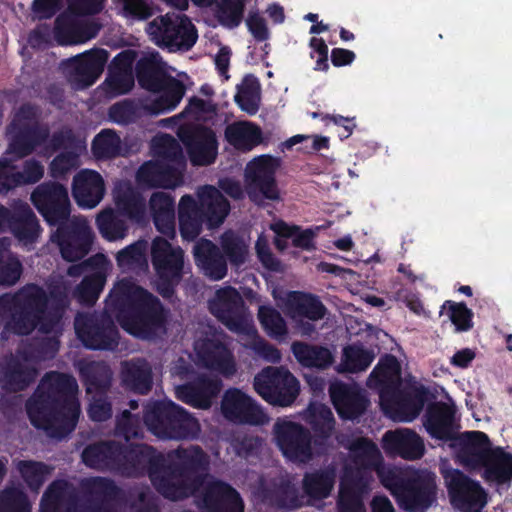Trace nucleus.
<instances>
[{
    "instance_id": "1",
    "label": "nucleus",
    "mask_w": 512,
    "mask_h": 512,
    "mask_svg": "<svg viewBox=\"0 0 512 512\" xmlns=\"http://www.w3.org/2000/svg\"><path fill=\"white\" fill-rule=\"evenodd\" d=\"M82 462L89 468L109 470L127 477L148 475L165 499L185 500L204 486L209 457L198 445L179 446L165 456L148 444H124L115 440L87 445Z\"/></svg>"
},
{
    "instance_id": "2",
    "label": "nucleus",
    "mask_w": 512,
    "mask_h": 512,
    "mask_svg": "<svg viewBox=\"0 0 512 512\" xmlns=\"http://www.w3.org/2000/svg\"><path fill=\"white\" fill-rule=\"evenodd\" d=\"M76 379L58 371L47 372L25 404L31 424L52 438L73 432L81 413Z\"/></svg>"
},
{
    "instance_id": "3",
    "label": "nucleus",
    "mask_w": 512,
    "mask_h": 512,
    "mask_svg": "<svg viewBox=\"0 0 512 512\" xmlns=\"http://www.w3.org/2000/svg\"><path fill=\"white\" fill-rule=\"evenodd\" d=\"M106 306L117 312V320L130 335L150 340L165 329L167 312L160 299L141 286L122 282L113 290Z\"/></svg>"
},
{
    "instance_id": "4",
    "label": "nucleus",
    "mask_w": 512,
    "mask_h": 512,
    "mask_svg": "<svg viewBox=\"0 0 512 512\" xmlns=\"http://www.w3.org/2000/svg\"><path fill=\"white\" fill-rule=\"evenodd\" d=\"M85 503L66 481H53L40 501V512H118L114 501L121 494L116 483L106 477H92L81 484Z\"/></svg>"
},
{
    "instance_id": "5",
    "label": "nucleus",
    "mask_w": 512,
    "mask_h": 512,
    "mask_svg": "<svg viewBox=\"0 0 512 512\" xmlns=\"http://www.w3.org/2000/svg\"><path fill=\"white\" fill-rule=\"evenodd\" d=\"M378 478L406 512H427L437 502V477L427 469L382 467Z\"/></svg>"
},
{
    "instance_id": "6",
    "label": "nucleus",
    "mask_w": 512,
    "mask_h": 512,
    "mask_svg": "<svg viewBox=\"0 0 512 512\" xmlns=\"http://www.w3.org/2000/svg\"><path fill=\"white\" fill-rule=\"evenodd\" d=\"M396 368L395 357L387 356L385 361H380L373 369L368 381L382 385L379 398L381 409L385 414L399 421L411 422L420 415L433 394L422 384H414L401 389L387 383Z\"/></svg>"
},
{
    "instance_id": "7",
    "label": "nucleus",
    "mask_w": 512,
    "mask_h": 512,
    "mask_svg": "<svg viewBox=\"0 0 512 512\" xmlns=\"http://www.w3.org/2000/svg\"><path fill=\"white\" fill-rule=\"evenodd\" d=\"M196 200L185 194L178 204L179 232L184 241H194L203 230V224L209 229L223 224L230 212V202L214 186L205 185L199 189Z\"/></svg>"
},
{
    "instance_id": "8",
    "label": "nucleus",
    "mask_w": 512,
    "mask_h": 512,
    "mask_svg": "<svg viewBox=\"0 0 512 512\" xmlns=\"http://www.w3.org/2000/svg\"><path fill=\"white\" fill-rule=\"evenodd\" d=\"M139 86L158 96L143 108L149 115H161L176 109L186 93L185 84L170 75L163 63L154 56L140 58L135 66Z\"/></svg>"
},
{
    "instance_id": "9",
    "label": "nucleus",
    "mask_w": 512,
    "mask_h": 512,
    "mask_svg": "<svg viewBox=\"0 0 512 512\" xmlns=\"http://www.w3.org/2000/svg\"><path fill=\"white\" fill-rule=\"evenodd\" d=\"M46 291L35 283H28L18 292L0 295V325L20 336L31 334L43 314Z\"/></svg>"
},
{
    "instance_id": "10",
    "label": "nucleus",
    "mask_w": 512,
    "mask_h": 512,
    "mask_svg": "<svg viewBox=\"0 0 512 512\" xmlns=\"http://www.w3.org/2000/svg\"><path fill=\"white\" fill-rule=\"evenodd\" d=\"M42 109L39 105L23 103L7 126L8 147L6 154L23 159L45 144L50 137L48 125L40 122Z\"/></svg>"
},
{
    "instance_id": "11",
    "label": "nucleus",
    "mask_w": 512,
    "mask_h": 512,
    "mask_svg": "<svg viewBox=\"0 0 512 512\" xmlns=\"http://www.w3.org/2000/svg\"><path fill=\"white\" fill-rule=\"evenodd\" d=\"M143 420L160 439H186L198 429L197 420L182 406L172 401H157L146 409Z\"/></svg>"
},
{
    "instance_id": "12",
    "label": "nucleus",
    "mask_w": 512,
    "mask_h": 512,
    "mask_svg": "<svg viewBox=\"0 0 512 512\" xmlns=\"http://www.w3.org/2000/svg\"><path fill=\"white\" fill-rule=\"evenodd\" d=\"M185 254L167 239L156 237L151 245V263L155 270V290L165 300H171L185 272Z\"/></svg>"
},
{
    "instance_id": "13",
    "label": "nucleus",
    "mask_w": 512,
    "mask_h": 512,
    "mask_svg": "<svg viewBox=\"0 0 512 512\" xmlns=\"http://www.w3.org/2000/svg\"><path fill=\"white\" fill-rule=\"evenodd\" d=\"M147 32L160 47L169 51H189L198 39L197 29L188 16L166 13L148 24Z\"/></svg>"
},
{
    "instance_id": "14",
    "label": "nucleus",
    "mask_w": 512,
    "mask_h": 512,
    "mask_svg": "<svg viewBox=\"0 0 512 512\" xmlns=\"http://www.w3.org/2000/svg\"><path fill=\"white\" fill-rule=\"evenodd\" d=\"M75 332L83 346L90 350L113 351L119 344V331L108 312L78 314Z\"/></svg>"
},
{
    "instance_id": "15",
    "label": "nucleus",
    "mask_w": 512,
    "mask_h": 512,
    "mask_svg": "<svg viewBox=\"0 0 512 512\" xmlns=\"http://www.w3.org/2000/svg\"><path fill=\"white\" fill-rule=\"evenodd\" d=\"M255 391L269 404L287 407L294 403L300 392L297 378L283 367H268L254 378Z\"/></svg>"
},
{
    "instance_id": "16",
    "label": "nucleus",
    "mask_w": 512,
    "mask_h": 512,
    "mask_svg": "<svg viewBox=\"0 0 512 512\" xmlns=\"http://www.w3.org/2000/svg\"><path fill=\"white\" fill-rule=\"evenodd\" d=\"M30 199L49 226H57L70 219L72 207L68 189L63 184L43 182L33 190Z\"/></svg>"
},
{
    "instance_id": "17",
    "label": "nucleus",
    "mask_w": 512,
    "mask_h": 512,
    "mask_svg": "<svg viewBox=\"0 0 512 512\" xmlns=\"http://www.w3.org/2000/svg\"><path fill=\"white\" fill-rule=\"evenodd\" d=\"M210 312L230 331L252 335L257 331L245 315V302L234 287H225L216 292L209 302Z\"/></svg>"
},
{
    "instance_id": "18",
    "label": "nucleus",
    "mask_w": 512,
    "mask_h": 512,
    "mask_svg": "<svg viewBox=\"0 0 512 512\" xmlns=\"http://www.w3.org/2000/svg\"><path fill=\"white\" fill-rule=\"evenodd\" d=\"M177 136L193 166H208L215 162L218 140L212 128L199 123H188L179 127Z\"/></svg>"
},
{
    "instance_id": "19",
    "label": "nucleus",
    "mask_w": 512,
    "mask_h": 512,
    "mask_svg": "<svg viewBox=\"0 0 512 512\" xmlns=\"http://www.w3.org/2000/svg\"><path fill=\"white\" fill-rule=\"evenodd\" d=\"M450 503L461 512H481L487 503V493L478 481L459 469L443 474Z\"/></svg>"
},
{
    "instance_id": "20",
    "label": "nucleus",
    "mask_w": 512,
    "mask_h": 512,
    "mask_svg": "<svg viewBox=\"0 0 512 512\" xmlns=\"http://www.w3.org/2000/svg\"><path fill=\"white\" fill-rule=\"evenodd\" d=\"M276 445L283 456L294 462H306L312 458V436L302 424L278 420L273 426Z\"/></svg>"
},
{
    "instance_id": "21",
    "label": "nucleus",
    "mask_w": 512,
    "mask_h": 512,
    "mask_svg": "<svg viewBox=\"0 0 512 512\" xmlns=\"http://www.w3.org/2000/svg\"><path fill=\"white\" fill-rule=\"evenodd\" d=\"M278 167L279 159L271 155L258 156L247 164L248 195L252 201L257 202L259 196L272 201L280 198L276 182Z\"/></svg>"
},
{
    "instance_id": "22",
    "label": "nucleus",
    "mask_w": 512,
    "mask_h": 512,
    "mask_svg": "<svg viewBox=\"0 0 512 512\" xmlns=\"http://www.w3.org/2000/svg\"><path fill=\"white\" fill-rule=\"evenodd\" d=\"M56 227L52 240L58 244L63 259L75 262L89 253L94 236L85 221L69 219Z\"/></svg>"
},
{
    "instance_id": "23",
    "label": "nucleus",
    "mask_w": 512,
    "mask_h": 512,
    "mask_svg": "<svg viewBox=\"0 0 512 512\" xmlns=\"http://www.w3.org/2000/svg\"><path fill=\"white\" fill-rule=\"evenodd\" d=\"M221 411L228 421L235 424L260 426L268 422V416L262 406L238 388H229L225 391Z\"/></svg>"
},
{
    "instance_id": "24",
    "label": "nucleus",
    "mask_w": 512,
    "mask_h": 512,
    "mask_svg": "<svg viewBox=\"0 0 512 512\" xmlns=\"http://www.w3.org/2000/svg\"><path fill=\"white\" fill-rule=\"evenodd\" d=\"M222 388L223 382L219 377L199 373L177 385L175 397L195 409L207 410L213 405Z\"/></svg>"
},
{
    "instance_id": "25",
    "label": "nucleus",
    "mask_w": 512,
    "mask_h": 512,
    "mask_svg": "<svg viewBox=\"0 0 512 512\" xmlns=\"http://www.w3.org/2000/svg\"><path fill=\"white\" fill-rule=\"evenodd\" d=\"M452 446L457 449L459 463L470 471L482 470L495 451L488 435L482 431H466L457 437Z\"/></svg>"
},
{
    "instance_id": "26",
    "label": "nucleus",
    "mask_w": 512,
    "mask_h": 512,
    "mask_svg": "<svg viewBox=\"0 0 512 512\" xmlns=\"http://www.w3.org/2000/svg\"><path fill=\"white\" fill-rule=\"evenodd\" d=\"M331 402L342 420H355L362 416L370 404L365 392L355 384L342 381L329 386Z\"/></svg>"
},
{
    "instance_id": "27",
    "label": "nucleus",
    "mask_w": 512,
    "mask_h": 512,
    "mask_svg": "<svg viewBox=\"0 0 512 512\" xmlns=\"http://www.w3.org/2000/svg\"><path fill=\"white\" fill-rule=\"evenodd\" d=\"M202 512H244L239 492L221 480L209 482L199 500Z\"/></svg>"
},
{
    "instance_id": "28",
    "label": "nucleus",
    "mask_w": 512,
    "mask_h": 512,
    "mask_svg": "<svg viewBox=\"0 0 512 512\" xmlns=\"http://www.w3.org/2000/svg\"><path fill=\"white\" fill-rule=\"evenodd\" d=\"M195 352L199 362L206 368L219 372L225 377L233 376L236 363L226 344L217 339L206 338L195 343Z\"/></svg>"
},
{
    "instance_id": "29",
    "label": "nucleus",
    "mask_w": 512,
    "mask_h": 512,
    "mask_svg": "<svg viewBox=\"0 0 512 512\" xmlns=\"http://www.w3.org/2000/svg\"><path fill=\"white\" fill-rule=\"evenodd\" d=\"M455 408L442 401L430 403L423 419L427 433L440 441H455L460 435L455 426Z\"/></svg>"
},
{
    "instance_id": "30",
    "label": "nucleus",
    "mask_w": 512,
    "mask_h": 512,
    "mask_svg": "<svg viewBox=\"0 0 512 512\" xmlns=\"http://www.w3.org/2000/svg\"><path fill=\"white\" fill-rule=\"evenodd\" d=\"M35 367L17 356L9 355L0 360V386L7 392H21L36 379Z\"/></svg>"
},
{
    "instance_id": "31",
    "label": "nucleus",
    "mask_w": 512,
    "mask_h": 512,
    "mask_svg": "<svg viewBox=\"0 0 512 512\" xmlns=\"http://www.w3.org/2000/svg\"><path fill=\"white\" fill-rule=\"evenodd\" d=\"M382 447L387 454L405 460L420 459L425 452L421 437L407 428L387 431L382 438Z\"/></svg>"
},
{
    "instance_id": "32",
    "label": "nucleus",
    "mask_w": 512,
    "mask_h": 512,
    "mask_svg": "<svg viewBox=\"0 0 512 512\" xmlns=\"http://www.w3.org/2000/svg\"><path fill=\"white\" fill-rule=\"evenodd\" d=\"M136 180L143 187L173 189L181 184L182 175L172 164L156 159L139 167Z\"/></svg>"
},
{
    "instance_id": "33",
    "label": "nucleus",
    "mask_w": 512,
    "mask_h": 512,
    "mask_svg": "<svg viewBox=\"0 0 512 512\" xmlns=\"http://www.w3.org/2000/svg\"><path fill=\"white\" fill-rule=\"evenodd\" d=\"M72 192L80 207L94 208L104 197V180L101 174L95 170H81L74 176Z\"/></svg>"
},
{
    "instance_id": "34",
    "label": "nucleus",
    "mask_w": 512,
    "mask_h": 512,
    "mask_svg": "<svg viewBox=\"0 0 512 512\" xmlns=\"http://www.w3.org/2000/svg\"><path fill=\"white\" fill-rule=\"evenodd\" d=\"M109 54L105 49H94L75 56L70 60L73 78L83 87H89L102 74Z\"/></svg>"
},
{
    "instance_id": "35",
    "label": "nucleus",
    "mask_w": 512,
    "mask_h": 512,
    "mask_svg": "<svg viewBox=\"0 0 512 512\" xmlns=\"http://www.w3.org/2000/svg\"><path fill=\"white\" fill-rule=\"evenodd\" d=\"M257 495L263 504L273 508H296L300 505L298 489L288 477L261 484Z\"/></svg>"
},
{
    "instance_id": "36",
    "label": "nucleus",
    "mask_w": 512,
    "mask_h": 512,
    "mask_svg": "<svg viewBox=\"0 0 512 512\" xmlns=\"http://www.w3.org/2000/svg\"><path fill=\"white\" fill-rule=\"evenodd\" d=\"M195 263L212 280H222L227 275V262L220 249L211 240L202 238L194 246Z\"/></svg>"
},
{
    "instance_id": "37",
    "label": "nucleus",
    "mask_w": 512,
    "mask_h": 512,
    "mask_svg": "<svg viewBox=\"0 0 512 512\" xmlns=\"http://www.w3.org/2000/svg\"><path fill=\"white\" fill-rule=\"evenodd\" d=\"M97 33L93 23L79 21L69 13L59 14L54 23V36L59 44H76L91 39Z\"/></svg>"
},
{
    "instance_id": "38",
    "label": "nucleus",
    "mask_w": 512,
    "mask_h": 512,
    "mask_svg": "<svg viewBox=\"0 0 512 512\" xmlns=\"http://www.w3.org/2000/svg\"><path fill=\"white\" fill-rule=\"evenodd\" d=\"M149 208L155 228L161 234L174 238L176 234L174 197L167 192H154L149 199Z\"/></svg>"
},
{
    "instance_id": "39",
    "label": "nucleus",
    "mask_w": 512,
    "mask_h": 512,
    "mask_svg": "<svg viewBox=\"0 0 512 512\" xmlns=\"http://www.w3.org/2000/svg\"><path fill=\"white\" fill-rule=\"evenodd\" d=\"M15 238L25 243H33L39 237L41 227L32 208L25 202L12 206L9 230Z\"/></svg>"
},
{
    "instance_id": "40",
    "label": "nucleus",
    "mask_w": 512,
    "mask_h": 512,
    "mask_svg": "<svg viewBox=\"0 0 512 512\" xmlns=\"http://www.w3.org/2000/svg\"><path fill=\"white\" fill-rule=\"evenodd\" d=\"M121 380L129 390L141 395L148 394L153 385V373L143 358L124 361L121 364Z\"/></svg>"
},
{
    "instance_id": "41",
    "label": "nucleus",
    "mask_w": 512,
    "mask_h": 512,
    "mask_svg": "<svg viewBox=\"0 0 512 512\" xmlns=\"http://www.w3.org/2000/svg\"><path fill=\"white\" fill-rule=\"evenodd\" d=\"M225 139L235 149L250 151L263 141L261 128L251 122H236L225 128Z\"/></svg>"
},
{
    "instance_id": "42",
    "label": "nucleus",
    "mask_w": 512,
    "mask_h": 512,
    "mask_svg": "<svg viewBox=\"0 0 512 512\" xmlns=\"http://www.w3.org/2000/svg\"><path fill=\"white\" fill-rule=\"evenodd\" d=\"M50 298L52 306L48 309L49 296L46 293V305L43 309L37 328L42 333H50L59 323L65 308L69 304L67 289L65 286H54L50 290Z\"/></svg>"
},
{
    "instance_id": "43",
    "label": "nucleus",
    "mask_w": 512,
    "mask_h": 512,
    "mask_svg": "<svg viewBox=\"0 0 512 512\" xmlns=\"http://www.w3.org/2000/svg\"><path fill=\"white\" fill-rule=\"evenodd\" d=\"M115 211L126 219L140 223L145 216L146 204L140 193L131 186L118 188L114 195Z\"/></svg>"
},
{
    "instance_id": "44",
    "label": "nucleus",
    "mask_w": 512,
    "mask_h": 512,
    "mask_svg": "<svg viewBox=\"0 0 512 512\" xmlns=\"http://www.w3.org/2000/svg\"><path fill=\"white\" fill-rule=\"evenodd\" d=\"M336 474L334 469H319L306 472L302 479L303 493L312 500L327 498L335 484Z\"/></svg>"
},
{
    "instance_id": "45",
    "label": "nucleus",
    "mask_w": 512,
    "mask_h": 512,
    "mask_svg": "<svg viewBox=\"0 0 512 512\" xmlns=\"http://www.w3.org/2000/svg\"><path fill=\"white\" fill-rule=\"evenodd\" d=\"M87 394H107L112 385V371L103 361H93L81 368Z\"/></svg>"
},
{
    "instance_id": "46",
    "label": "nucleus",
    "mask_w": 512,
    "mask_h": 512,
    "mask_svg": "<svg viewBox=\"0 0 512 512\" xmlns=\"http://www.w3.org/2000/svg\"><path fill=\"white\" fill-rule=\"evenodd\" d=\"M291 351L296 360L307 368L325 369L333 362L330 350L323 346L295 341L291 345Z\"/></svg>"
},
{
    "instance_id": "47",
    "label": "nucleus",
    "mask_w": 512,
    "mask_h": 512,
    "mask_svg": "<svg viewBox=\"0 0 512 512\" xmlns=\"http://www.w3.org/2000/svg\"><path fill=\"white\" fill-rule=\"evenodd\" d=\"M482 470L481 476L486 482L504 484L512 479V455L496 447Z\"/></svg>"
},
{
    "instance_id": "48",
    "label": "nucleus",
    "mask_w": 512,
    "mask_h": 512,
    "mask_svg": "<svg viewBox=\"0 0 512 512\" xmlns=\"http://www.w3.org/2000/svg\"><path fill=\"white\" fill-rule=\"evenodd\" d=\"M289 307L295 315L311 321L323 319L327 313V308L318 296L300 291L291 293Z\"/></svg>"
},
{
    "instance_id": "49",
    "label": "nucleus",
    "mask_w": 512,
    "mask_h": 512,
    "mask_svg": "<svg viewBox=\"0 0 512 512\" xmlns=\"http://www.w3.org/2000/svg\"><path fill=\"white\" fill-rule=\"evenodd\" d=\"M96 225L101 236L108 241L123 239L128 233L126 218L111 208L98 214Z\"/></svg>"
},
{
    "instance_id": "50",
    "label": "nucleus",
    "mask_w": 512,
    "mask_h": 512,
    "mask_svg": "<svg viewBox=\"0 0 512 512\" xmlns=\"http://www.w3.org/2000/svg\"><path fill=\"white\" fill-rule=\"evenodd\" d=\"M354 456V462L367 469L378 470L385 467L382 464L383 458L378 446L370 439L361 437L354 440L350 446Z\"/></svg>"
},
{
    "instance_id": "51",
    "label": "nucleus",
    "mask_w": 512,
    "mask_h": 512,
    "mask_svg": "<svg viewBox=\"0 0 512 512\" xmlns=\"http://www.w3.org/2000/svg\"><path fill=\"white\" fill-rule=\"evenodd\" d=\"M106 282L105 272L86 274L73 291L74 298L85 306H93Z\"/></svg>"
},
{
    "instance_id": "52",
    "label": "nucleus",
    "mask_w": 512,
    "mask_h": 512,
    "mask_svg": "<svg viewBox=\"0 0 512 512\" xmlns=\"http://www.w3.org/2000/svg\"><path fill=\"white\" fill-rule=\"evenodd\" d=\"M122 141L111 129H103L93 139L91 150L98 160H109L121 155Z\"/></svg>"
},
{
    "instance_id": "53",
    "label": "nucleus",
    "mask_w": 512,
    "mask_h": 512,
    "mask_svg": "<svg viewBox=\"0 0 512 512\" xmlns=\"http://www.w3.org/2000/svg\"><path fill=\"white\" fill-rule=\"evenodd\" d=\"M151 148L157 160L182 165L185 162L179 142L169 134L154 137Z\"/></svg>"
},
{
    "instance_id": "54",
    "label": "nucleus",
    "mask_w": 512,
    "mask_h": 512,
    "mask_svg": "<svg viewBox=\"0 0 512 512\" xmlns=\"http://www.w3.org/2000/svg\"><path fill=\"white\" fill-rule=\"evenodd\" d=\"M16 469L32 492L39 491L51 471L44 462L34 460H19Z\"/></svg>"
},
{
    "instance_id": "55",
    "label": "nucleus",
    "mask_w": 512,
    "mask_h": 512,
    "mask_svg": "<svg viewBox=\"0 0 512 512\" xmlns=\"http://www.w3.org/2000/svg\"><path fill=\"white\" fill-rule=\"evenodd\" d=\"M309 423L315 434L327 439L334 430L335 419L332 411L325 405H311L309 408Z\"/></svg>"
},
{
    "instance_id": "56",
    "label": "nucleus",
    "mask_w": 512,
    "mask_h": 512,
    "mask_svg": "<svg viewBox=\"0 0 512 512\" xmlns=\"http://www.w3.org/2000/svg\"><path fill=\"white\" fill-rule=\"evenodd\" d=\"M28 495L19 487H6L0 492V512H31Z\"/></svg>"
},
{
    "instance_id": "57",
    "label": "nucleus",
    "mask_w": 512,
    "mask_h": 512,
    "mask_svg": "<svg viewBox=\"0 0 512 512\" xmlns=\"http://www.w3.org/2000/svg\"><path fill=\"white\" fill-rule=\"evenodd\" d=\"M374 360V355L356 345L348 346L343 351V368L344 371L357 373L365 371Z\"/></svg>"
},
{
    "instance_id": "58",
    "label": "nucleus",
    "mask_w": 512,
    "mask_h": 512,
    "mask_svg": "<svg viewBox=\"0 0 512 512\" xmlns=\"http://www.w3.org/2000/svg\"><path fill=\"white\" fill-rule=\"evenodd\" d=\"M115 434L123 437L126 441L142 439L144 431L141 418L129 410H124L121 415L116 417Z\"/></svg>"
},
{
    "instance_id": "59",
    "label": "nucleus",
    "mask_w": 512,
    "mask_h": 512,
    "mask_svg": "<svg viewBox=\"0 0 512 512\" xmlns=\"http://www.w3.org/2000/svg\"><path fill=\"white\" fill-rule=\"evenodd\" d=\"M258 319L266 333L274 338L287 334V325L278 310L271 306H261L258 311Z\"/></svg>"
},
{
    "instance_id": "60",
    "label": "nucleus",
    "mask_w": 512,
    "mask_h": 512,
    "mask_svg": "<svg viewBox=\"0 0 512 512\" xmlns=\"http://www.w3.org/2000/svg\"><path fill=\"white\" fill-rule=\"evenodd\" d=\"M337 507L338 512H366L363 501V489L355 484H342Z\"/></svg>"
},
{
    "instance_id": "61",
    "label": "nucleus",
    "mask_w": 512,
    "mask_h": 512,
    "mask_svg": "<svg viewBox=\"0 0 512 512\" xmlns=\"http://www.w3.org/2000/svg\"><path fill=\"white\" fill-rule=\"evenodd\" d=\"M448 308V316L457 331H469L473 327V312L464 302L446 300L441 307Z\"/></svg>"
},
{
    "instance_id": "62",
    "label": "nucleus",
    "mask_w": 512,
    "mask_h": 512,
    "mask_svg": "<svg viewBox=\"0 0 512 512\" xmlns=\"http://www.w3.org/2000/svg\"><path fill=\"white\" fill-rule=\"evenodd\" d=\"M244 8L243 0H221L218 9L219 21L230 29L238 27L243 19Z\"/></svg>"
},
{
    "instance_id": "63",
    "label": "nucleus",
    "mask_w": 512,
    "mask_h": 512,
    "mask_svg": "<svg viewBox=\"0 0 512 512\" xmlns=\"http://www.w3.org/2000/svg\"><path fill=\"white\" fill-rule=\"evenodd\" d=\"M221 247L232 264L240 265L246 260L244 242L233 232H225L221 237Z\"/></svg>"
},
{
    "instance_id": "64",
    "label": "nucleus",
    "mask_w": 512,
    "mask_h": 512,
    "mask_svg": "<svg viewBox=\"0 0 512 512\" xmlns=\"http://www.w3.org/2000/svg\"><path fill=\"white\" fill-rule=\"evenodd\" d=\"M79 165V153L74 150L61 152L51 161L49 171L51 177L63 178L68 172L74 170Z\"/></svg>"
}]
</instances>
